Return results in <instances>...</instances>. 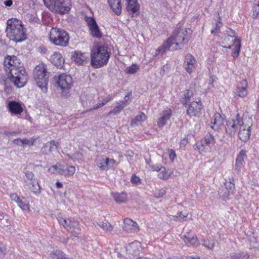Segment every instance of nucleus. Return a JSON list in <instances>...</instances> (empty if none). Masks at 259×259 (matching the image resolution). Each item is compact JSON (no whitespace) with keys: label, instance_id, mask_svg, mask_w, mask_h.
Instances as JSON below:
<instances>
[{"label":"nucleus","instance_id":"nucleus-1","mask_svg":"<svg viewBox=\"0 0 259 259\" xmlns=\"http://www.w3.org/2000/svg\"><path fill=\"white\" fill-rule=\"evenodd\" d=\"M4 65L11 82L18 88L25 86L28 77L20 60L15 56L7 55L5 57Z\"/></svg>","mask_w":259,"mask_h":259},{"label":"nucleus","instance_id":"nucleus-2","mask_svg":"<svg viewBox=\"0 0 259 259\" xmlns=\"http://www.w3.org/2000/svg\"><path fill=\"white\" fill-rule=\"evenodd\" d=\"M187 31L183 29H178L174 30L172 35L168 38L162 46L159 47L156 51L155 54H163L168 50L175 51L181 49L184 45L188 41L186 37Z\"/></svg>","mask_w":259,"mask_h":259},{"label":"nucleus","instance_id":"nucleus-3","mask_svg":"<svg viewBox=\"0 0 259 259\" xmlns=\"http://www.w3.org/2000/svg\"><path fill=\"white\" fill-rule=\"evenodd\" d=\"M6 31L7 37L11 40L21 42L26 38L22 22L17 19L7 20Z\"/></svg>","mask_w":259,"mask_h":259},{"label":"nucleus","instance_id":"nucleus-4","mask_svg":"<svg viewBox=\"0 0 259 259\" xmlns=\"http://www.w3.org/2000/svg\"><path fill=\"white\" fill-rule=\"evenodd\" d=\"M110 56L107 46L97 45L93 47L91 52V64L98 68L106 65Z\"/></svg>","mask_w":259,"mask_h":259},{"label":"nucleus","instance_id":"nucleus-5","mask_svg":"<svg viewBox=\"0 0 259 259\" xmlns=\"http://www.w3.org/2000/svg\"><path fill=\"white\" fill-rule=\"evenodd\" d=\"M33 77L37 85L41 89L42 92L46 93L49 76L44 64H39L36 66L33 71Z\"/></svg>","mask_w":259,"mask_h":259},{"label":"nucleus","instance_id":"nucleus-6","mask_svg":"<svg viewBox=\"0 0 259 259\" xmlns=\"http://www.w3.org/2000/svg\"><path fill=\"white\" fill-rule=\"evenodd\" d=\"M49 39L55 45L64 47L68 45L69 36L64 30L52 28L50 32Z\"/></svg>","mask_w":259,"mask_h":259},{"label":"nucleus","instance_id":"nucleus-7","mask_svg":"<svg viewBox=\"0 0 259 259\" xmlns=\"http://www.w3.org/2000/svg\"><path fill=\"white\" fill-rule=\"evenodd\" d=\"M45 6L51 11L65 14L70 9V0H43Z\"/></svg>","mask_w":259,"mask_h":259},{"label":"nucleus","instance_id":"nucleus-8","mask_svg":"<svg viewBox=\"0 0 259 259\" xmlns=\"http://www.w3.org/2000/svg\"><path fill=\"white\" fill-rule=\"evenodd\" d=\"M252 125V120L251 117L244 116L241 119V122L239 125L238 137L242 141L246 142L249 139L251 134L250 128Z\"/></svg>","mask_w":259,"mask_h":259},{"label":"nucleus","instance_id":"nucleus-9","mask_svg":"<svg viewBox=\"0 0 259 259\" xmlns=\"http://www.w3.org/2000/svg\"><path fill=\"white\" fill-rule=\"evenodd\" d=\"M25 183L27 187L35 195H38L41 193L40 185L37 181L35 179L34 174L29 171L25 172Z\"/></svg>","mask_w":259,"mask_h":259},{"label":"nucleus","instance_id":"nucleus-10","mask_svg":"<svg viewBox=\"0 0 259 259\" xmlns=\"http://www.w3.org/2000/svg\"><path fill=\"white\" fill-rule=\"evenodd\" d=\"M54 80L56 84L62 90L70 89L72 84V78L71 76L66 74L55 75Z\"/></svg>","mask_w":259,"mask_h":259},{"label":"nucleus","instance_id":"nucleus-11","mask_svg":"<svg viewBox=\"0 0 259 259\" xmlns=\"http://www.w3.org/2000/svg\"><path fill=\"white\" fill-rule=\"evenodd\" d=\"M215 143V140L213 136L211 134H207L201 141L196 143L195 149L198 150L200 152L205 151L208 148L212 146Z\"/></svg>","mask_w":259,"mask_h":259},{"label":"nucleus","instance_id":"nucleus-12","mask_svg":"<svg viewBox=\"0 0 259 259\" xmlns=\"http://www.w3.org/2000/svg\"><path fill=\"white\" fill-rule=\"evenodd\" d=\"M172 116V111L169 108H166L161 111L157 119V125L159 128H162L165 125Z\"/></svg>","mask_w":259,"mask_h":259},{"label":"nucleus","instance_id":"nucleus-13","mask_svg":"<svg viewBox=\"0 0 259 259\" xmlns=\"http://www.w3.org/2000/svg\"><path fill=\"white\" fill-rule=\"evenodd\" d=\"M85 20L89 27L91 35L95 37L100 38L102 36L101 32L99 30L98 26L95 20L90 17H85Z\"/></svg>","mask_w":259,"mask_h":259},{"label":"nucleus","instance_id":"nucleus-14","mask_svg":"<svg viewBox=\"0 0 259 259\" xmlns=\"http://www.w3.org/2000/svg\"><path fill=\"white\" fill-rule=\"evenodd\" d=\"M202 109V104L200 100L191 102L187 110V113L190 117L198 116Z\"/></svg>","mask_w":259,"mask_h":259},{"label":"nucleus","instance_id":"nucleus-15","mask_svg":"<svg viewBox=\"0 0 259 259\" xmlns=\"http://www.w3.org/2000/svg\"><path fill=\"white\" fill-rule=\"evenodd\" d=\"M197 66V63L195 58L191 54H187L185 58L184 67L186 71L191 74Z\"/></svg>","mask_w":259,"mask_h":259},{"label":"nucleus","instance_id":"nucleus-16","mask_svg":"<svg viewBox=\"0 0 259 259\" xmlns=\"http://www.w3.org/2000/svg\"><path fill=\"white\" fill-rule=\"evenodd\" d=\"M181 239L188 246H197L200 244L197 236L195 234H191L189 232H186L181 236Z\"/></svg>","mask_w":259,"mask_h":259},{"label":"nucleus","instance_id":"nucleus-17","mask_svg":"<svg viewBox=\"0 0 259 259\" xmlns=\"http://www.w3.org/2000/svg\"><path fill=\"white\" fill-rule=\"evenodd\" d=\"M225 186L226 191L224 193L221 190L219 191V194L224 199H227L231 194L234 193L235 189L234 180L233 178H229V181L225 182Z\"/></svg>","mask_w":259,"mask_h":259},{"label":"nucleus","instance_id":"nucleus-18","mask_svg":"<svg viewBox=\"0 0 259 259\" xmlns=\"http://www.w3.org/2000/svg\"><path fill=\"white\" fill-rule=\"evenodd\" d=\"M241 122V119H240L238 114L236 115L235 119L228 120L226 125V133L230 135L234 134Z\"/></svg>","mask_w":259,"mask_h":259},{"label":"nucleus","instance_id":"nucleus-19","mask_svg":"<svg viewBox=\"0 0 259 259\" xmlns=\"http://www.w3.org/2000/svg\"><path fill=\"white\" fill-rule=\"evenodd\" d=\"M122 228L128 233H137L139 231V227L137 223L128 218L124 220Z\"/></svg>","mask_w":259,"mask_h":259},{"label":"nucleus","instance_id":"nucleus-20","mask_svg":"<svg viewBox=\"0 0 259 259\" xmlns=\"http://www.w3.org/2000/svg\"><path fill=\"white\" fill-rule=\"evenodd\" d=\"M248 82L246 79L240 80L236 87V95L240 98H245L248 95Z\"/></svg>","mask_w":259,"mask_h":259},{"label":"nucleus","instance_id":"nucleus-21","mask_svg":"<svg viewBox=\"0 0 259 259\" xmlns=\"http://www.w3.org/2000/svg\"><path fill=\"white\" fill-rule=\"evenodd\" d=\"M246 157V151L244 149L241 150L238 155L235 164V170L239 172L241 169L244 166V159Z\"/></svg>","mask_w":259,"mask_h":259},{"label":"nucleus","instance_id":"nucleus-22","mask_svg":"<svg viewBox=\"0 0 259 259\" xmlns=\"http://www.w3.org/2000/svg\"><path fill=\"white\" fill-rule=\"evenodd\" d=\"M7 108L12 114L15 115H20L23 111L21 104L14 101H10L8 104Z\"/></svg>","mask_w":259,"mask_h":259},{"label":"nucleus","instance_id":"nucleus-23","mask_svg":"<svg viewBox=\"0 0 259 259\" xmlns=\"http://www.w3.org/2000/svg\"><path fill=\"white\" fill-rule=\"evenodd\" d=\"M59 143L54 140L46 143L41 148V152L47 154L57 149Z\"/></svg>","mask_w":259,"mask_h":259},{"label":"nucleus","instance_id":"nucleus-24","mask_svg":"<svg viewBox=\"0 0 259 259\" xmlns=\"http://www.w3.org/2000/svg\"><path fill=\"white\" fill-rule=\"evenodd\" d=\"M195 90L193 89H189L185 90L181 98V102L184 106H186L188 102H190L193 99Z\"/></svg>","mask_w":259,"mask_h":259},{"label":"nucleus","instance_id":"nucleus-25","mask_svg":"<svg viewBox=\"0 0 259 259\" xmlns=\"http://www.w3.org/2000/svg\"><path fill=\"white\" fill-rule=\"evenodd\" d=\"M51 62L56 67L61 68L64 62V59L62 55L57 52H55L50 57Z\"/></svg>","mask_w":259,"mask_h":259},{"label":"nucleus","instance_id":"nucleus-26","mask_svg":"<svg viewBox=\"0 0 259 259\" xmlns=\"http://www.w3.org/2000/svg\"><path fill=\"white\" fill-rule=\"evenodd\" d=\"M72 58L76 63L81 65L87 62L89 59L88 54L80 52H75Z\"/></svg>","mask_w":259,"mask_h":259},{"label":"nucleus","instance_id":"nucleus-27","mask_svg":"<svg viewBox=\"0 0 259 259\" xmlns=\"http://www.w3.org/2000/svg\"><path fill=\"white\" fill-rule=\"evenodd\" d=\"M223 124L224 119L221 115L218 113L214 114L211 122V127L214 130H218L221 127Z\"/></svg>","mask_w":259,"mask_h":259},{"label":"nucleus","instance_id":"nucleus-28","mask_svg":"<svg viewBox=\"0 0 259 259\" xmlns=\"http://www.w3.org/2000/svg\"><path fill=\"white\" fill-rule=\"evenodd\" d=\"M142 248L141 242L135 241L130 243L126 247V250L130 254H137Z\"/></svg>","mask_w":259,"mask_h":259},{"label":"nucleus","instance_id":"nucleus-29","mask_svg":"<svg viewBox=\"0 0 259 259\" xmlns=\"http://www.w3.org/2000/svg\"><path fill=\"white\" fill-rule=\"evenodd\" d=\"M126 106L124 101H119L115 103L114 108L109 111L108 116L115 115L119 114L123 108Z\"/></svg>","mask_w":259,"mask_h":259},{"label":"nucleus","instance_id":"nucleus-30","mask_svg":"<svg viewBox=\"0 0 259 259\" xmlns=\"http://www.w3.org/2000/svg\"><path fill=\"white\" fill-rule=\"evenodd\" d=\"M127 11L131 14H134L139 11V5L137 0H126Z\"/></svg>","mask_w":259,"mask_h":259},{"label":"nucleus","instance_id":"nucleus-31","mask_svg":"<svg viewBox=\"0 0 259 259\" xmlns=\"http://www.w3.org/2000/svg\"><path fill=\"white\" fill-rule=\"evenodd\" d=\"M108 1L114 13L118 15L120 14L121 12V0H108Z\"/></svg>","mask_w":259,"mask_h":259},{"label":"nucleus","instance_id":"nucleus-32","mask_svg":"<svg viewBox=\"0 0 259 259\" xmlns=\"http://www.w3.org/2000/svg\"><path fill=\"white\" fill-rule=\"evenodd\" d=\"M232 46H234V48H233L232 56L233 58H236L239 56L240 53L241 41L236 40L235 42H234L233 45L229 44L228 46L225 45L223 47L225 48L231 49Z\"/></svg>","mask_w":259,"mask_h":259},{"label":"nucleus","instance_id":"nucleus-33","mask_svg":"<svg viewBox=\"0 0 259 259\" xmlns=\"http://www.w3.org/2000/svg\"><path fill=\"white\" fill-rule=\"evenodd\" d=\"M69 227H70V229H68V231L75 236H77L80 234L81 228L79 223L77 221H72Z\"/></svg>","mask_w":259,"mask_h":259},{"label":"nucleus","instance_id":"nucleus-34","mask_svg":"<svg viewBox=\"0 0 259 259\" xmlns=\"http://www.w3.org/2000/svg\"><path fill=\"white\" fill-rule=\"evenodd\" d=\"M147 118L146 115L143 112H140L139 114L136 116L131 122V126L134 127L141 124Z\"/></svg>","mask_w":259,"mask_h":259},{"label":"nucleus","instance_id":"nucleus-35","mask_svg":"<svg viewBox=\"0 0 259 259\" xmlns=\"http://www.w3.org/2000/svg\"><path fill=\"white\" fill-rule=\"evenodd\" d=\"M94 225L97 224L100 227L104 232L106 233H110L113 229V226L108 222H103L99 221L94 223Z\"/></svg>","mask_w":259,"mask_h":259},{"label":"nucleus","instance_id":"nucleus-36","mask_svg":"<svg viewBox=\"0 0 259 259\" xmlns=\"http://www.w3.org/2000/svg\"><path fill=\"white\" fill-rule=\"evenodd\" d=\"M111 195L114 198L115 201L117 203L124 202L127 199L126 194L124 192H112Z\"/></svg>","mask_w":259,"mask_h":259},{"label":"nucleus","instance_id":"nucleus-37","mask_svg":"<svg viewBox=\"0 0 259 259\" xmlns=\"http://www.w3.org/2000/svg\"><path fill=\"white\" fill-rule=\"evenodd\" d=\"M96 165L102 170H107L109 169V166L107 163V158L105 159L102 157H98L96 159Z\"/></svg>","mask_w":259,"mask_h":259},{"label":"nucleus","instance_id":"nucleus-38","mask_svg":"<svg viewBox=\"0 0 259 259\" xmlns=\"http://www.w3.org/2000/svg\"><path fill=\"white\" fill-rule=\"evenodd\" d=\"M49 171L51 173L60 174L64 176L65 169L63 166L60 164H57L49 168Z\"/></svg>","mask_w":259,"mask_h":259},{"label":"nucleus","instance_id":"nucleus-39","mask_svg":"<svg viewBox=\"0 0 259 259\" xmlns=\"http://www.w3.org/2000/svg\"><path fill=\"white\" fill-rule=\"evenodd\" d=\"M188 215V213L187 211L184 212L180 211L178 212L176 215H171L170 219L175 221L183 222L186 221V219Z\"/></svg>","mask_w":259,"mask_h":259},{"label":"nucleus","instance_id":"nucleus-40","mask_svg":"<svg viewBox=\"0 0 259 259\" xmlns=\"http://www.w3.org/2000/svg\"><path fill=\"white\" fill-rule=\"evenodd\" d=\"M172 174V171L167 169L165 167L163 166L162 169L159 171L157 175L159 179L161 180H167Z\"/></svg>","mask_w":259,"mask_h":259},{"label":"nucleus","instance_id":"nucleus-41","mask_svg":"<svg viewBox=\"0 0 259 259\" xmlns=\"http://www.w3.org/2000/svg\"><path fill=\"white\" fill-rule=\"evenodd\" d=\"M57 220L59 224L62 225L63 227L67 231H68V229H70L69 226H70V224L72 222V220L68 218H63L61 217H57Z\"/></svg>","mask_w":259,"mask_h":259},{"label":"nucleus","instance_id":"nucleus-42","mask_svg":"<svg viewBox=\"0 0 259 259\" xmlns=\"http://www.w3.org/2000/svg\"><path fill=\"white\" fill-rule=\"evenodd\" d=\"M226 33L227 35L225 36L224 40L231 39V41H234V42H235L236 40H240L239 39L236 38V33L233 30L230 28H227Z\"/></svg>","mask_w":259,"mask_h":259},{"label":"nucleus","instance_id":"nucleus-43","mask_svg":"<svg viewBox=\"0 0 259 259\" xmlns=\"http://www.w3.org/2000/svg\"><path fill=\"white\" fill-rule=\"evenodd\" d=\"M52 259H67L65 254L61 250H56L52 252L50 255Z\"/></svg>","mask_w":259,"mask_h":259},{"label":"nucleus","instance_id":"nucleus-44","mask_svg":"<svg viewBox=\"0 0 259 259\" xmlns=\"http://www.w3.org/2000/svg\"><path fill=\"white\" fill-rule=\"evenodd\" d=\"M248 255L244 252L233 253L231 255V259H248Z\"/></svg>","mask_w":259,"mask_h":259},{"label":"nucleus","instance_id":"nucleus-45","mask_svg":"<svg viewBox=\"0 0 259 259\" xmlns=\"http://www.w3.org/2000/svg\"><path fill=\"white\" fill-rule=\"evenodd\" d=\"M18 205L23 210L29 211L30 210V205L29 203H26L20 198L17 202Z\"/></svg>","mask_w":259,"mask_h":259},{"label":"nucleus","instance_id":"nucleus-46","mask_svg":"<svg viewBox=\"0 0 259 259\" xmlns=\"http://www.w3.org/2000/svg\"><path fill=\"white\" fill-rule=\"evenodd\" d=\"M26 18L31 23L38 24L39 23V19L35 14H27L26 15Z\"/></svg>","mask_w":259,"mask_h":259},{"label":"nucleus","instance_id":"nucleus-47","mask_svg":"<svg viewBox=\"0 0 259 259\" xmlns=\"http://www.w3.org/2000/svg\"><path fill=\"white\" fill-rule=\"evenodd\" d=\"M259 15V0H255V4L252 9V16L256 18Z\"/></svg>","mask_w":259,"mask_h":259},{"label":"nucleus","instance_id":"nucleus-48","mask_svg":"<svg viewBox=\"0 0 259 259\" xmlns=\"http://www.w3.org/2000/svg\"><path fill=\"white\" fill-rule=\"evenodd\" d=\"M139 70V67L136 64H133L130 66L126 68V71L127 73L134 74L136 73Z\"/></svg>","mask_w":259,"mask_h":259},{"label":"nucleus","instance_id":"nucleus-49","mask_svg":"<svg viewBox=\"0 0 259 259\" xmlns=\"http://www.w3.org/2000/svg\"><path fill=\"white\" fill-rule=\"evenodd\" d=\"M65 169V176H70L73 175L75 171V167L74 166H68Z\"/></svg>","mask_w":259,"mask_h":259},{"label":"nucleus","instance_id":"nucleus-50","mask_svg":"<svg viewBox=\"0 0 259 259\" xmlns=\"http://www.w3.org/2000/svg\"><path fill=\"white\" fill-rule=\"evenodd\" d=\"M131 182L135 185L138 186L142 184V180L139 177L136 176L135 174H133L132 176Z\"/></svg>","mask_w":259,"mask_h":259},{"label":"nucleus","instance_id":"nucleus-51","mask_svg":"<svg viewBox=\"0 0 259 259\" xmlns=\"http://www.w3.org/2000/svg\"><path fill=\"white\" fill-rule=\"evenodd\" d=\"M36 138L34 137L31 138L30 139H23V147L25 145L31 146L33 145L34 143L35 142Z\"/></svg>","mask_w":259,"mask_h":259},{"label":"nucleus","instance_id":"nucleus-52","mask_svg":"<svg viewBox=\"0 0 259 259\" xmlns=\"http://www.w3.org/2000/svg\"><path fill=\"white\" fill-rule=\"evenodd\" d=\"M203 245L208 249H212L214 246V242L213 239H207L204 240Z\"/></svg>","mask_w":259,"mask_h":259},{"label":"nucleus","instance_id":"nucleus-53","mask_svg":"<svg viewBox=\"0 0 259 259\" xmlns=\"http://www.w3.org/2000/svg\"><path fill=\"white\" fill-rule=\"evenodd\" d=\"M219 20H220V18H219ZM222 26V23L221 22L220 20H219L216 24L215 28L211 30V33L213 34H218V31L219 30L220 28Z\"/></svg>","mask_w":259,"mask_h":259},{"label":"nucleus","instance_id":"nucleus-54","mask_svg":"<svg viewBox=\"0 0 259 259\" xmlns=\"http://www.w3.org/2000/svg\"><path fill=\"white\" fill-rule=\"evenodd\" d=\"M150 167L153 171H156L157 172H159L162 169V168L163 167V166H162L160 164H156L153 165H150Z\"/></svg>","mask_w":259,"mask_h":259},{"label":"nucleus","instance_id":"nucleus-55","mask_svg":"<svg viewBox=\"0 0 259 259\" xmlns=\"http://www.w3.org/2000/svg\"><path fill=\"white\" fill-rule=\"evenodd\" d=\"M108 102V100H107L105 98L100 103H99L98 104H97L96 106H94L93 107V109H98L101 107H102L103 106H104V105L106 104Z\"/></svg>","mask_w":259,"mask_h":259},{"label":"nucleus","instance_id":"nucleus-56","mask_svg":"<svg viewBox=\"0 0 259 259\" xmlns=\"http://www.w3.org/2000/svg\"><path fill=\"white\" fill-rule=\"evenodd\" d=\"M13 142L15 145L23 147V139H16L13 140Z\"/></svg>","mask_w":259,"mask_h":259},{"label":"nucleus","instance_id":"nucleus-57","mask_svg":"<svg viewBox=\"0 0 259 259\" xmlns=\"http://www.w3.org/2000/svg\"><path fill=\"white\" fill-rule=\"evenodd\" d=\"M169 159L172 161H173L175 159V158L176 157V154L174 150H170L169 153Z\"/></svg>","mask_w":259,"mask_h":259},{"label":"nucleus","instance_id":"nucleus-58","mask_svg":"<svg viewBox=\"0 0 259 259\" xmlns=\"http://www.w3.org/2000/svg\"><path fill=\"white\" fill-rule=\"evenodd\" d=\"M10 198L13 201L16 202V203H17V202L18 201V200L20 199V198L18 196V195L15 193L11 194Z\"/></svg>","mask_w":259,"mask_h":259},{"label":"nucleus","instance_id":"nucleus-59","mask_svg":"<svg viewBox=\"0 0 259 259\" xmlns=\"http://www.w3.org/2000/svg\"><path fill=\"white\" fill-rule=\"evenodd\" d=\"M108 166H113L116 163V161L113 159L107 158Z\"/></svg>","mask_w":259,"mask_h":259},{"label":"nucleus","instance_id":"nucleus-60","mask_svg":"<svg viewBox=\"0 0 259 259\" xmlns=\"http://www.w3.org/2000/svg\"><path fill=\"white\" fill-rule=\"evenodd\" d=\"M188 143V140L186 139H183L180 143L181 146L185 147Z\"/></svg>","mask_w":259,"mask_h":259},{"label":"nucleus","instance_id":"nucleus-61","mask_svg":"<svg viewBox=\"0 0 259 259\" xmlns=\"http://www.w3.org/2000/svg\"><path fill=\"white\" fill-rule=\"evenodd\" d=\"M115 97V95L114 94H110L109 95H108L106 98L105 99L108 100V101L109 102V101L110 100H112V99H114Z\"/></svg>","mask_w":259,"mask_h":259},{"label":"nucleus","instance_id":"nucleus-62","mask_svg":"<svg viewBox=\"0 0 259 259\" xmlns=\"http://www.w3.org/2000/svg\"><path fill=\"white\" fill-rule=\"evenodd\" d=\"M4 4L5 6L10 7L12 5V0H6L4 2Z\"/></svg>","mask_w":259,"mask_h":259},{"label":"nucleus","instance_id":"nucleus-63","mask_svg":"<svg viewBox=\"0 0 259 259\" xmlns=\"http://www.w3.org/2000/svg\"><path fill=\"white\" fill-rule=\"evenodd\" d=\"M134 155V153L132 151H127L126 152L125 156L130 157H133Z\"/></svg>","mask_w":259,"mask_h":259},{"label":"nucleus","instance_id":"nucleus-64","mask_svg":"<svg viewBox=\"0 0 259 259\" xmlns=\"http://www.w3.org/2000/svg\"><path fill=\"white\" fill-rule=\"evenodd\" d=\"M167 259H184V258H181L179 256H173L171 257H168Z\"/></svg>","mask_w":259,"mask_h":259}]
</instances>
